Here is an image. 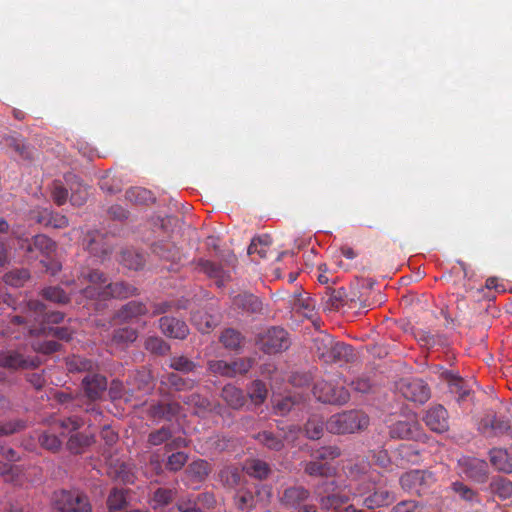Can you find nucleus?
<instances>
[{"label":"nucleus","mask_w":512,"mask_h":512,"mask_svg":"<svg viewBox=\"0 0 512 512\" xmlns=\"http://www.w3.org/2000/svg\"><path fill=\"white\" fill-rule=\"evenodd\" d=\"M106 288V299H110V297H114L115 299H127V297L137 295L138 293L137 287L131 286L129 283H112L109 279Z\"/></svg>","instance_id":"24"},{"label":"nucleus","mask_w":512,"mask_h":512,"mask_svg":"<svg viewBox=\"0 0 512 512\" xmlns=\"http://www.w3.org/2000/svg\"><path fill=\"white\" fill-rule=\"evenodd\" d=\"M20 474V466L0 463V475L4 478V481L15 483L18 481Z\"/></svg>","instance_id":"62"},{"label":"nucleus","mask_w":512,"mask_h":512,"mask_svg":"<svg viewBox=\"0 0 512 512\" xmlns=\"http://www.w3.org/2000/svg\"><path fill=\"white\" fill-rule=\"evenodd\" d=\"M221 398L232 409H241L246 403V397L243 390L234 387L232 384L225 385L221 391Z\"/></svg>","instance_id":"26"},{"label":"nucleus","mask_w":512,"mask_h":512,"mask_svg":"<svg viewBox=\"0 0 512 512\" xmlns=\"http://www.w3.org/2000/svg\"><path fill=\"white\" fill-rule=\"evenodd\" d=\"M233 499L235 506L242 511H249L256 504L252 491L247 489H238Z\"/></svg>","instance_id":"42"},{"label":"nucleus","mask_w":512,"mask_h":512,"mask_svg":"<svg viewBox=\"0 0 512 512\" xmlns=\"http://www.w3.org/2000/svg\"><path fill=\"white\" fill-rule=\"evenodd\" d=\"M84 424L83 419L79 417H68L63 419H55L52 422V429L59 431L62 436L68 435V433L77 431Z\"/></svg>","instance_id":"33"},{"label":"nucleus","mask_w":512,"mask_h":512,"mask_svg":"<svg viewBox=\"0 0 512 512\" xmlns=\"http://www.w3.org/2000/svg\"><path fill=\"white\" fill-rule=\"evenodd\" d=\"M34 249L39 250L42 254L50 255L56 250V243L46 235H36L32 238V243L28 244L26 248L29 253Z\"/></svg>","instance_id":"35"},{"label":"nucleus","mask_w":512,"mask_h":512,"mask_svg":"<svg viewBox=\"0 0 512 512\" xmlns=\"http://www.w3.org/2000/svg\"><path fill=\"white\" fill-rule=\"evenodd\" d=\"M211 466L206 460H196L190 463L186 469V475L192 481L201 482L210 474Z\"/></svg>","instance_id":"30"},{"label":"nucleus","mask_w":512,"mask_h":512,"mask_svg":"<svg viewBox=\"0 0 512 512\" xmlns=\"http://www.w3.org/2000/svg\"><path fill=\"white\" fill-rule=\"evenodd\" d=\"M489 457L496 470L508 474L512 473V452L507 450V448H491Z\"/></svg>","instance_id":"18"},{"label":"nucleus","mask_w":512,"mask_h":512,"mask_svg":"<svg viewBox=\"0 0 512 512\" xmlns=\"http://www.w3.org/2000/svg\"><path fill=\"white\" fill-rule=\"evenodd\" d=\"M451 489L458 496V498L470 504L480 503V498L477 491L469 488L461 481H454L451 484Z\"/></svg>","instance_id":"37"},{"label":"nucleus","mask_w":512,"mask_h":512,"mask_svg":"<svg viewBox=\"0 0 512 512\" xmlns=\"http://www.w3.org/2000/svg\"><path fill=\"white\" fill-rule=\"evenodd\" d=\"M259 346L266 353H277L287 350L291 344L285 329L273 326L258 339Z\"/></svg>","instance_id":"7"},{"label":"nucleus","mask_w":512,"mask_h":512,"mask_svg":"<svg viewBox=\"0 0 512 512\" xmlns=\"http://www.w3.org/2000/svg\"><path fill=\"white\" fill-rule=\"evenodd\" d=\"M92 441V436L78 432L77 434L71 435V437L68 439L67 447L71 453L78 454L83 452L85 447L91 445Z\"/></svg>","instance_id":"44"},{"label":"nucleus","mask_w":512,"mask_h":512,"mask_svg":"<svg viewBox=\"0 0 512 512\" xmlns=\"http://www.w3.org/2000/svg\"><path fill=\"white\" fill-rule=\"evenodd\" d=\"M172 437V431L169 427H161L158 430L152 431L148 435V442L152 445H160L169 443V439Z\"/></svg>","instance_id":"58"},{"label":"nucleus","mask_w":512,"mask_h":512,"mask_svg":"<svg viewBox=\"0 0 512 512\" xmlns=\"http://www.w3.org/2000/svg\"><path fill=\"white\" fill-rule=\"evenodd\" d=\"M490 491L500 499H509L512 496V481L506 477H496L490 483Z\"/></svg>","instance_id":"36"},{"label":"nucleus","mask_w":512,"mask_h":512,"mask_svg":"<svg viewBox=\"0 0 512 512\" xmlns=\"http://www.w3.org/2000/svg\"><path fill=\"white\" fill-rule=\"evenodd\" d=\"M182 401L186 405L194 407V409L200 411L208 410L209 407L211 406L210 401L207 400L206 397L201 396V394L199 393L189 394L188 396L183 397Z\"/></svg>","instance_id":"56"},{"label":"nucleus","mask_w":512,"mask_h":512,"mask_svg":"<svg viewBox=\"0 0 512 512\" xmlns=\"http://www.w3.org/2000/svg\"><path fill=\"white\" fill-rule=\"evenodd\" d=\"M27 316H13L10 320L13 325H23L29 334L36 332L34 326L30 325L31 318L37 322L59 323L64 319L62 312H46V305L40 300H29L26 304Z\"/></svg>","instance_id":"2"},{"label":"nucleus","mask_w":512,"mask_h":512,"mask_svg":"<svg viewBox=\"0 0 512 512\" xmlns=\"http://www.w3.org/2000/svg\"><path fill=\"white\" fill-rule=\"evenodd\" d=\"M399 392L409 401L424 403L430 397V389L423 380L403 379L397 386Z\"/></svg>","instance_id":"12"},{"label":"nucleus","mask_w":512,"mask_h":512,"mask_svg":"<svg viewBox=\"0 0 512 512\" xmlns=\"http://www.w3.org/2000/svg\"><path fill=\"white\" fill-rule=\"evenodd\" d=\"M459 474L477 483H484L488 479V463L473 456H462L458 459Z\"/></svg>","instance_id":"8"},{"label":"nucleus","mask_w":512,"mask_h":512,"mask_svg":"<svg viewBox=\"0 0 512 512\" xmlns=\"http://www.w3.org/2000/svg\"><path fill=\"white\" fill-rule=\"evenodd\" d=\"M164 384H168L171 386V388H174L175 390H189L195 388L197 381L193 379H188V377L185 379V377H181L175 372H171V374H168L167 377H165L164 380H162Z\"/></svg>","instance_id":"40"},{"label":"nucleus","mask_w":512,"mask_h":512,"mask_svg":"<svg viewBox=\"0 0 512 512\" xmlns=\"http://www.w3.org/2000/svg\"><path fill=\"white\" fill-rule=\"evenodd\" d=\"M389 434L394 439L424 440L426 435L415 418L397 421L389 427Z\"/></svg>","instance_id":"11"},{"label":"nucleus","mask_w":512,"mask_h":512,"mask_svg":"<svg viewBox=\"0 0 512 512\" xmlns=\"http://www.w3.org/2000/svg\"><path fill=\"white\" fill-rule=\"evenodd\" d=\"M341 451L337 446H325L317 448L310 453V457L316 458L320 462H329L339 457Z\"/></svg>","instance_id":"48"},{"label":"nucleus","mask_w":512,"mask_h":512,"mask_svg":"<svg viewBox=\"0 0 512 512\" xmlns=\"http://www.w3.org/2000/svg\"><path fill=\"white\" fill-rule=\"evenodd\" d=\"M392 498L388 491H374L373 494L363 499V504L368 508L381 507L391 502Z\"/></svg>","instance_id":"51"},{"label":"nucleus","mask_w":512,"mask_h":512,"mask_svg":"<svg viewBox=\"0 0 512 512\" xmlns=\"http://www.w3.org/2000/svg\"><path fill=\"white\" fill-rule=\"evenodd\" d=\"M192 320L201 333H209L217 325V320L207 313L194 314Z\"/></svg>","instance_id":"52"},{"label":"nucleus","mask_w":512,"mask_h":512,"mask_svg":"<svg viewBox=\"0 0 512 512\" xmlns=\"http://www.w3.org/2000/svg\"><path fill=\"white\" fill-rule=\"evenodd\" d=\"M121 263L130 270H140L144 266L145 258L143 254L136 252V250H124Z\"/></svg>","instance_id":"43"},{"label":"nucleus","mask_w":512,"mask_h":512,"mask_svg":"<svg viewBox=\"0 0 512 512\" xmlns=\"http://www.w3.org/2000/svg\"><path fill=\"white\" fill-rule=\"evenodd\" d=\"M324 429V421L318 415L310 417L305 425L306 436L309 439H320Z\"/></svg>","instance_id":"47"},{"label":"nucleus","mask_w":512,"mask_h":512,"mask_svg":"<svg viewBox=\"0 0 512 512\" xmlns=\"http://www.w3.org/2000/svg\"><path fill=\"white\" fill-rule=\"evenodd\" d=\"M126 199L136 204L153 203L155 200L153 193L144 187H131L126 190Z\"/></svg>","instance_id":"39"},{"label":"nucleus","mask_w":512,"mask_h":512,"mask_svg":"<svg viewBox=\"0 0 512 512\" xmlns=\"http://www.w3.org/2000/svg\"><path fill=\"white\" fill-rule=\"evenodd\" d=\"M199 267L205 274L220 281H223L225 277V271L222 269L221 265H218V263L201 260L199 262Z\"/></svg>","instance_id":"57"},{"label":"nucleus","mask_w":512,"mask_h":512,"mask_svg":"<svg viewBox=\"0 0 512 512\" xmlns=\"http://www.w3.org/2000/svg\"><path fill=\"white\" fill-rule=\"evenodd\" d=\"M159 327L162 333L169 338L185 339L189 334L186 322L176 317H161Z\"/></svg>","instance_id":"15"},{"label":"nucleus","mask_w":512,"mask_h":512,"mask_svg":"<svg viewBox=\"0 0 512 512\" xmlns=\"http://www.w3.org/2000/svg\"><path fill=\"white\" fill-rule=\"evenodd\" d=\"M39 443L43 448L48 449V451L57 452L61 448L62 440H60L57 435L45 431L40 435Z\"/></svg>","instance_id":"55"},{"label":"nucleus","mask_w":512,"mask_h":512,"mask_svg":"<svg viewBox=\"0 0 512 512\" xmlns=\"http://www.w3.org/2000/svg\"><path fill=\"white\" fill-rule=\"evenodd\" d=\"M26 426L27 422L23 421V419H13L12 421L0 422V435H13V433L22 431Z\"/></svg>","instance_id":"59"},{"label":"nucleus","mask_w":512,"mask_h":512,"mask_svg":"<svg viewBox=\"0 0 512 512\" xmlns=\"http://www.w3.org/2000/svg\"><path fill=\"white\" fill-rule=\"evenodd\" d=\"M180 409L179 402H158V404L150 406L149 414L152 418L172 420L180 413Z\"/></svg>","instance_id":"20"},{"label":"nucleus","mask_w":512,"mask_h":512,"mask_svg":"<svg viewBox=\"0 0 512 512\" xmlns=\"http://www.w3.org/2000/svg\"><path fill=\"white\" fill-rule=\"evenodd\" d=\"M40 365V360L35 356L30 358L20 350L4 349L0 350V367L10 369V371H17V369L37 368Z\"/></svg>","instance_id":"9"},{"label":"nucleus","mask_w":512,"mask_h":512,"mask_svg":"<svg viewBox=\"0 0 512 512\" xmlns=\"http://www.w3.org/2000/svg\"><path fill=\"white\" fill-rule=\"evenodd\" d=\"M82 385L86 396L90 399H98L103 391L107 389V380L105 376L90 372L82 380Z\"/></svg>","instance_id":"16"},{"label":"nucleus","mask_w":512,"mask_h":512,"mask_svg":"<svg viewBox=\"0 0 512 512\" xmlns=\"http://www.w3.org/2000/svg\"><path fill=\"white\" fill-rule=\"evenodd\" d=\"M177 496L176 489L158 488L151 494L149 503L153 509L163 511Z\"/></svg>","instance_id":"25"},{"label":"nucleus","mask_w":512,"mask_h":512,"mask_svg":"<svg viewBox=\"0 0 512 512\" xmlns=\"http://www.w3.org/2000/svg\"><path fill=\"white\" fill-rule=\"evenodd\" d=\"M178 511L180 512H205L199 507L195 498H180L176 502Z\"/></svg>","instance_id":"64"},{"label":"nucleus","mask_w":512,"mask_h":512,"mask_svg":"<svg viewBox=\"0 0 512 512\" xmlns=\"http://www.w3.org/2000/svg\"><path fill=\"white\" fill-rule=\"evenodd\" d=\"M310 496V490L304 488V486L295 485L284 489L279 496V501L287 508H299L300 511L302 504L307 502Z\"/></svg>","instance_id":"14"},{"label":"nucleus","mask_w":512,"mask_h":512,"mask_svg":"<svg viewBox=\"0 0 512 512\" xmlns=\"http://www.w3.org/2000/svg\"><path fill=\"white\" fill-rule=\"evenodd\" d=\"M136 338L137 332L132 328H120L113 331V342L118 344L131 343Z\"/></svg>","instance_id":"63"},{"label":"nucleus","mask_w":512,"mask_h":512,"mask_svg":"<svg viewBox=\"0 0 512 512\" xmlns=\"http://www.w3.org/2000/svg\"><path fill=\"white\" fill-rule=\"evenodd\" d=\"M353 357V349L344 342H337L332 337V347L329 355V363L337 361H349Z\"/></svg>","instance_id":"32"},{"label":"nucleus","mask_w":512,"mask_h":512,"mask_svg":"<svg viewBox=\"0 0 512 512\" xmlns=\"http://www.w3.org/2000/svg\"><path fill=\"white\" fill-rule=\"evenodd\" d=\"M66 366L69 372H94L98 371V364L95 360L84 358L80 355L69 356L66 360Z\"/></svg>","instance_id":"27"},{"label":"nucleus","mask_w":512,"mask_h":512,"mask_svg":"<svg viewBox=\"0 0 512 512\" xmlns=\"http://www.w3.org/2000/svg\"><path fill=\"white\" fill-rule=\"evenodd\" d=\"M127 505V497L123 489H113L107 498V506L110 511H118Z\"/></svg>","instance_id":"50"},{"label":"nucleus","mask_w":512,"mask_h":512,"mask_svg":"<svg viewBox=\"0 0 512 512\" xmlns=\"http://www.w3.org/2000/svg\"><path fill=\"white\" fill-rule=\"evenodd\" d=\"M53 502L61 512H91L92 507L87 495L77 490L55 491Z\"/></svg>","instance_id":"4"},{"label":"nucleus","mask_w":512,"mask_h":512,"mask_svg":"<svg viewBox=\"0 0 512 512\" xmlns=\"http://www.w3.org/2000/svg\"><path fill=\"white\" fill-rule=\"evenodd\" d=\"M29 277L30 273L27 269H15L4 275V282L13 285V287H21Z\"/></svg>","instance_id":"53"},{"label":"nucleus","mask_w":512,"mask_h":512,"mask_svg":"<svg viewBox=\"0 0 512 512\" xmlns=\"http://www.w3.org/2000/svg\"><path fill=\"white\" fill-rule=\"evenodd\" d=\"M301 465L304 473L310 477L330 478L337 473L335 466L330 463H321L320 460L313 459V457L308 461H303Z\"/></svg>","instance_id":"17"},{"label":"nucleus","mask_w":512,"mask_h":512,"mask_svg":"<svg viewBox=\"0 0 512 512\" xmlns=\"http://www.w3.org/2000/svg\"><path fill=\"white\" fill-rule=\"evenodd\" d=\"M148 312L149 309L146 304L142 303V301L132 300L122 306L119 310L118 317L123 321H130V319L139 317V315H143Z\"/></svg>","instance_id":"29"},{"label":"nucleus","mask_w":512,"mask_h":512,"mask_svg":"<svg viewBox=\"0 0 512 512\" xmlns=\"http://www.w3.org/2000/svg\"><path fill=\"white\" fill-rule=\"evenodd\" d=\"M153 252L166 261L179 262L181 259L179 248L172 244V242H158V244L153 246Z\"/></svg>","instance_id":"31"},{"label":"nucleus","mask_w":512,"mask_h":512,"mask_svg":"<svg viewBox=\"0 0 512 512\" xmlns=\"http://www.w3.org/2000/svg\"><path fill=\"white\" fill-rule=\"evenodd\" d=\"M41 296L55 304H67L69 296L61 287H45L42 289Z\"/></svg>","instance_id":"46"},{"label":"nucleus","mask_w":512,"mask_h":512,"mask_svg":"<svg viewBox=\"0 0 512 512\" xmlns=\"http://www.w3.org/2000/svg\"><path fill=\"white\" fill-rule=\"evenodd\" d=\"M436 481L435 474L430 470L414 469L400 477L401 488L417 495L426 494Z\"/></svg>","instance_id":"5"},{"label":"nucleus","mask_w":512,"mask_h":512,"mask_svg":"<svg viewBox=\"0 0 512 512\" xmlns=\"http://www.w3.org/2000/svg\"><path fill=\"white\" fill-rule=\"evenodd\" d=\"M369 417L359 410H349L348 412L332 415L325 422L326 429L332 433H353L367 427Z\"/></svg>","instance_id":"3"},{"label":"nucleus","mask_w":512,"mask_h":512,"mask_svg":"<svg viewBox=\"0 0 512 512\" xmlns=\"http://www.w3.org/2000/svg\"><path fill=\"white\" fill-rule=\"evenodd\" d=\"M256 440L271 451H281L285 447L284 440L273 434L272 431H261L255 435Z\"/></svg>","instance_id":"38"},{"label":"nucleus","mask_w":512,"mask_h":512,"mask_svg":"<svg viewBox=\"0 0 512 512\" xmlns=\"http://www.w3.org/2000/svg\"><path fill=\"white\" fill-rule=\"evenodd\" d=\"M36 222L53 228H66L69 225L67 216L48 210V208H43L37 212Z\"/></svg>","instance_id":"19"},{"label":"nucleus","mask_w":512,"mask_h":512,"mask_svg":"<svg viewBox=\"0 0 512 512\" xmlns=\"http://www.w3.org/2000/svg\"><path fill=\"white\" fill-rule=\"evenodd\" d=\"M77 283L80 294L86 299H107L108 278L103 271L84 267L78 274Z\"/></svg>","instance_id":"1"},{"label":"nucleus","mask_w":512,"mask_h":512,"mask_svg":"<svg viewBox=\"0 0 512 512\" xmlns=\"http://www.w3.org/2000/svg\"><path fill=\"white\" fill-rule=\"evenodd\" d=\"M243 470L250 477L259 479L260 481H262V479L269 478L272 473L271 466L266 463V461L260 459L245 460Z\"/></svg>","instance_id":"21"},{"label":"nucleus","mask_w":512,"mask_h":512,"mask_svg":"<svg viewBox=\"0 0 512 512\" xmlns=\"http://www.w3.org/2000/svg\"><path fill=\"white\" fill-rule=\"evenodd\" d=\"M315 493L319 498L321 508L326 509V511L333 508L337 512L339 507L349 500L347 494L338 491L335 481H323L316 486Z\"/></svg>","instance_id":"6"},{"label":"nucleus","mask_w":512,"mask_h":512,"mask_svg":"<svg viewBox=\"0 0 512 512\" xmlns=\"http://www.w3.org/2000/svg\"><path fill=\"white\" fill-rule=\"evenodd\" d=\"M332 340L333 337L327 333H319L313 338L311 349L324 363H329Z\"/></svg>","instance_id":"23"},{"label":"nucleus","mask_w":512,"mask_h":512,"mask_svg":"<svg viewBox=\"0 0 512 512\" xmlns=\"http://www.w3.org/2000/svg\"><path fill=\"white\" fill-rule=\"evenodd\" d=\"M396 453L406 462H417L419 458V451L414 444H400Z\"/></svg>","instance_id":"61"},{"label":"nucleus","mask_w":512,"mask_h":512,"mask_svg":"<svg viewBox=\"0 0 512 512\" xmlns=\"http://www.w3.org/2000/svg\"><path fill=\"white\" fill-rule=\"evenodd\" d=\"M267 394L268 390L266 385L261 380L253 381L248 388V395L251 401L255 403V405H260V403H263L267 397Z\"/></svg>","instance_id":"49"},{"label":"nucleus","mask_w":512,"mask_h":512,"mask_svg":"<svg viewBox=\"0 0 512 512\" xmlns=\"http://www.w3.org/2000/svg\"><path fill=\"white\" fill-rule=\"evenodd\" d=\"M326 295L328 296L330 307L333 309H339L340 306L346 304V291L344 288H337L336 290H333V288H327Z\"/></svg>","instance_id":"60"},{"label":"nucleus","mask_w":512,"mask_h":512,"mask_svg":"<svg viewBox=\"0 0 512 512\" xmlns=\"http://www.w3.org/2000/svg\"><path fill=\"white\" fill-rule=\"evenodd\" d=\"M99 239H101V233L94 232L87 235L85 241H87V248L90 253L97 255V257H104L111 253V248L108 245H100Z\"/></svg>","instance_id":"41"},{"label":"nucleus","mask_w":512,"mask_h":512,"mask_svg":"<svg viewBox=\"0 0 512 512\" xmlns=\"http://www.w3.org/2000/svg\"><path fill=\"white\" fill-rule=\"evenodd\" d=\"M426 426L435 432H445L449 429V415L443 405L431 406L423 418Z\"/></svg>","instance_id":"13"},{"label":"nucleus","mask_w":512,"mask_h":512,"mask_svg":"<svg viewBox=\"0 0 512 512\" xmlns=\"http://www.w3.org/2000/svg\"><path fill=\"white\" fill-rule=\"evenodd\" d=\"M272 244V237L261 235L252 238L248 247V254H257L259 258H266Z\"/></svg>","instance_id":"34"},{"label":"nucleus","mask_w":512,"mask_h":512,"mask_svg":"<svg viewBox=\"0 0 512 512\" xmlns=\"http://www.w3.org/2000/svg\"><path fill=\"white\" fill-rule=\"evenodd\" d=\"M232 304L242 312L259 313L262 310V301L253 294H239L233 297Z\"/></svg>","instance_id":"22"},{"label":"nucleus","mask_w":512,"mask_h":512,"mask_svg":"<svg viewBox=\"0 0 512 512\" xmlns=\"http://www.w3.org/2000/svg\"><path fill=\"white\" fill-rule=\"evenodd\" d=\"M220 341L229 350H237L243 342V337L236 329L228 328L220 336Z\"/></svg>","instance_id":"45"},{"label":"nucleus","mask_w":512,"mask_h":512,"mask_svg":"<svg viewBox=\"0 0 512 512\" xmlns=\"http://www.w3.org/2000/svg\"><path fill=\"white\" fill-rule=\"evenodd\" d=\"M314 396L321 402L343 405L348 402L349 393L344 387H335L329 381H318L313 387Z\"/></svg>","instance_id":"10"},{"label":"nucleus","mask_w":512,"mask_h":512,"mask_svg":"<svg viewBox=\"0 0 512 512\" xmlns=\"http://www.w3.org/2000/svg\"><path fill=\"white\" fill-rule=\"evenodd\" d=\"M145 348L146 350L157 353L158 355H165V353L170 350L168 343L160 337H148L145 339Z\"/></svg>","instance_id":"54"},{"label":"nucleus","mask_w":512,"mask_h":512,"mask_svg":"<svg viewBox=\"0 0 512 512\" xmlns=\"http://www.w3.org/2000/svg\"><path fill=\"white\" fill-rule=\"evenodd\" d=\"M291 302L296 312L302 313L306 317L312 316L316 306V301L307 292H294Z\"/></svg>","instance_id":"28"}]
</instances>
